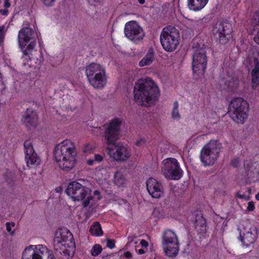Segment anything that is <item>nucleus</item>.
<instances>
[{"label": "nucleus", "mask_w": 259, "mask_h": 259, "mask_svg": "<svg viewBox=\"0 0 259 259\" xmlns=\"http://www.w3.org/2000/svg\"><path fill=\"white\" fill-rule=\"evenodd\" d=\"M102 250V247L99 244L95 245L91 249V254L93 256H97L99 255Z\"/></svg>", "instance_id": "7c9ffc66"}, {"label": "nucleus", "mask_w": 259, "mask_h": 259, "mask_svg": "<svg viewBox=\"0 0 259 259\" xmlns=\"http://www.w3.org/2000/svg\"><path fill=\"white\" fill-rule=\"evenodd\" d=\"M145 143V140L143 138H140L136 141V144L138 146H141Z\"/></svg>", "instance_id": "e433bc0d"}, {"label": "nucleus", "mask_w": 259, "mask_h": 259, "mask_svg": "<svg viewBox=\"0 0 259 259\" xmlns=\"http://www.w3.org/2000/svg\"><path fill=\"white\" fill-rule=\"evenodd\" d=\"M25 161L28 167L39 164L40 160L35 153L32 143L30 140L26 141L24 143Z\"/></svg>", "instance_id": "a211bd4d"}, {"label": "nucleus", "mask_w": 259, "mask_h": 259, "mask_svg": "<svg viewBox=\"0 0 259 259\" xmlns=\"http://www.w3.org/2000/svg\"><path fill=\"white\" fill-rule=\"evenodd\" d=\"M147 189L152 197L159 198L163 194L161 184L153 178H149L146 183Z\"/></svg>", "instance_id": "6ab92c4d"}, {"label": "nucleus", "mask_w": 259, "mask_h": 259, "mask_svg": "<svg viewBox=\"0 0 259 259\" xmlns=\"http://www.w3.org/2000/svg\"><path fill=\"white\" fill-rule=\"evenodd\" d=\"M231 24L226 22H219L214 26L212 33L214 38L221 44H227L231 37Z\"/></svg>", "instance_id": "f8f14e48"}, {"label": "nucleus", "mask_w": 259, "mask_h": 259, "mask_svg": "<svg viewBox=\"0 0 259 259\" xmlns=\"http://www.w3.org/2000/svg\"><path fill=\"white\" fill-rule=\"evenodd\" d=\"M66 192L74 201H81L87 197V199L82 202L84 207H87L90 203V200L93 199L91 190L76 181L68 184Z\"/></svg>", "instance_id": "39448f33"}, {"label": "nucleus", "mask_w": 259, "mask_h": 259, "mask_svg": "<svg viewBox=\"0 0 259 259\" xmlns=\"http://www.w3.org/2000/svg\"><path fill=\"white\" fill-rule=\"evenodd\" d=\"M222 144L218 140H211L201 150L200 160L205 166L212 165L219 157Z\"/></svg>", "instance_id": "20e7f679"}, {"label": "nucleus", "mask_w": 259, "mask_h": 259, "mask_svg": "<svg viewBox=\"0 0 259 259\" xmlns=\"http://www.w3.org/2000/svg\"><path fill=\"white\" fill-rule=\"evenodd\" d=\"M162 246L166 255L169 257L176 256L179 250L178 237L175 232L169 229L162 233Z\"/></svg>", "instance_id": "6e6552de"}, {"label": "nucleus", "mask_w": 259, "mask_h": 259, "mask_svg": "<svg viewBox=\"0 0 259 259\" xmlns=\"http://www.w3.org/2000/svg\"><path fill=\"white\" fill-rule=\"evenodd\" d=\"M195 228L200 233H204L206 231V221L202 216L196 215L195 222Z\"/></svg>", "instance_id": "b1692460"}, {"label": "nucleus", "mask_w": 259, "mask_h": 259, "mask_svg": "<svg viewBox=\"0 0 259 259\" xmlns=\"http://www.w3.org/2000/svg\"><path fill=\"white\" fill-rule=\"evenodd\" d=\"M95 162V160L94 159H88L87 161V163L88 165H92L93 164L94 162Z\"/></svg>", "instance_id": "09e8293b"}, {"label": "nucleus", "mask_w": 259, "mask_h": 259, "mask_svg": "<svg viewBox=\"0 0 259 259\" xmlns=\"http://www.w3.org/2000/svg\"><path fill=\"white\" fill-rule=\"evenodd\" d=\"M140 245L142 247V248L148 249V246L149 245V244L147 241L145 240L142 239L140 241Z\"/></svg>", "instance_id": "ea45409f"}, {"label": "nucleus", "mask_w": 259, "mask_h": 259, "mask_svg": "<svg viewBox=\"0 0 259 259\" xmlns=\"http://www.w3.org/2000/svg\"><path fill=\"white\" fill-rule=\"evenodd\" d=\"M237 196V197H238L239 198H243V199H245L246 200H249V198H250V197L249 196H245L243 194H239V193H238Z\"/></svg>", "instance_id": "37998d69"}, {"label": "nucleus", "mask_w": 259, "mask_h": 259, "mask_svg": "<svg viewBox=\"0 0 259 259\" xmlns=\"http://www.w3.org/2000/svg\"><path fill=\"white\" fill-rule=\"evenodd\" d=\"M124 254L126 258H130L132 257V254L129 251L125 252Z\"/></svg>", "instance_id": "de8ad7c7"}, {"label": "nucleus", "mask_w": 259, "mask_h": 259, "mask_svg": "<svg viewBox=\"0 0 259 259\" xmlns=\"http://www.w3.org/2000/svg\"><path fill=\"white\" fill-rule=\"evenodd\" d=\"M126 180L122 173L116 171L114 176V183L118 187H124L126 184Z\"/></svg>", "instance_id": "a878e982"}, {"label": "nucleus", "mask_w": 259, "mask_h": 259, "mask_svg": "<svg viewBox=\"0 0 259 259\" xmlns=\"http://www.w3.org/2000/svg\"><path fill=\"white\" fill-rule=\"evenodd\" d=\"M90 232L92 235L95 236H100L103 234L101 226L98 222L94 223L91 226Z\"/></svg>", "instance_id": "c85d7f7f"}, {"label": "nucleus", "mask_w": 259, "mask_h": 259, "mask_svg": "<svg viewBox=\"0 0 259 259\" xmlns=\"http://www.w3.org/2000/svg\"><path fill=\"white\" fill-rule=\"evenodd\" d=\"M89 3L93 5H96V4L100 2L101 0H88Z\"/></svg>", "instance_id": "c03bdc74"}, {"label": "nucleus", "mask_w": 259, "mask_h": 259, "mask_svg": "<svg viewBox=\"0 0 259 259\" xmlns=\"http://www.w3.org/2000/svg\"><path fill=\"white\" fill-rule=\"evenodd\" d=\"M124 34L130 40L137 41L142 40L144 36L143 29L136 21H131L126 23Z\"/></svg>", "instance_id": "f3484780"}, {"label": "nucleus", "mask_w": 259, "mask_h": 259, "mask_svg": "<svg viewBox=\"0 0 259 259\" xmlns=\"http://www.w3.org/2000/svg\"><path fill=\"white\" fill-rule=\"evenodd\" d=\"M174 109L172 110L171 114L172 116L174 118H178L180 117V115L178 111V102L177 101H176L174 103Z\"/></svg>", "instance_id": "2f4dec72"}, {"label": "nucleus", "mask_w": 259, "mask_h": 259, "mask_svg": "<svg viewBox=\"0 0 259 259\" xmlns=\"http://www.w3.org/2000/svg\"><path fill=\"white\" fill-rule=\"evenodd\" d=\"M161 171L167 179L178 180L182 176L183 170L175 158H169L162 161Z\"/></svg>", "instance_id": "9d476101"}, {"label": "nucleus", "mask_w": 259, "mask_h": 259, "mask_svg": "<svg viewBox=\"0 0 259 259\" xmlns=\"http://www.w3.org/2000/svg\"><path fill=\"white\" fill-rule=\"evenodd\" d=\"M246 226L243 223H240L238 230L239 231L241 241L244 246H249L253 244L256 240L257 234L255 227L250 228L246 230Z\"/></svg>", "instance_id": "dca6fc26"}, {"label": "nucleus", "mask_w": 259, "mask_h": 259, "mask_svg": "<svg viewBox=\"0 0 259 259\" xmlns=\"http://www.w3.org/2000/svg\"><path fill=\"white\" fill-rule=\"evenodd\" d=\"M255 198L256 200H259V192L255 195Z\"/></svg>", "instance_id": "5fc2aeb1"}, {"label": "nucleus", "mask_w": 259, "mask_h": 259, "mask_svg": "<svg viewBox=\"0 0 259 259\" xmlns=\"http://www.w3.org/2000/svg\"><path fill=\"white\" fill-rule=\"evenodd\" d=\"M138 1L141 4H143L145 3V0H138Z\"/></svg>", "instance_id": "864d4df0"}, {"label": "nucleus", "mask_w": 259, "mask_h": 259, "mask_svg": "<svg viewBox=\"0 0 259 259\" xmlns=\"http://www.w3.org/2000/svg\"><path fill=\"white\" fill-rule=\"evenodd\" d=\"M42 3L46 6H50L55 0H41Z\"/></svg>", "instance_id": "79ce46f5"}, {"label": "nucleus", "mask_w": 259, "mask_h": 259, "mask_svg": "<svg viewBox=\"0 0 259 259\" xmlns=\"http://www.w3.org/2000/svg\"><path fill=\"white\" fill-rule=\"evenodd\" d=\"M122 121L117 118L111 120L109 123L106 125H104L105 130H119L121 127Z\"/></svg>", "instance_id": "cd10ccee"}, {"label": "nucleus", "mask_w": 259, "mask_h": 259, "mask_svg": "<svg viewBox=\"0 0 259 259\" xmlns=\"http://www.w3.org/2000/svg\"><path fill=\"white\" fill-rule=\"evenodd\" d=\"M60 189H61V188L58 187V188H57L56 190L57 192H59V191L60 190Z\"/></svg>", "instance_id": "4d7b16f0"}, {"label": "nucleus", "mask_w": 259, "mask_h": 259, "mask_svg": "<svg viewBox=\"0 0 259 259\" xmlns=\"http://www.w3.org/2000/svg\"><path fill=\"white\" fill-rule=\"evenodd\" d=\"M38 120V116L36 112L31 108H27L25 115L23 116L22 121L26 127L28 128H35Z\"/></svg>", "instance_id": "aec40b11"}, {"label": "nucleus", "mask_w": 259, "mask_h": 259, "mask_svg": "<svg viewBox=\"0 0 259 259\" xmlns=\"http://www.w3.org/2000/svg\"><path fill=\"white\" fill-rule=\"evenodd\" d=\"M134 99L139 105L147 106L154 103L159 95L156 84L151 79H140L134 87Z\"/></svg>", "instance_id": "f257e3e1"}, {"label": "nucleus", "mask_w": 259, "mask_h": 259, "mask_svg": "<svg viewBox=\"0 0 259 259\" xmlns=\"http://www.w3.org/2000/svg\"><path fill=\"white\" fill-rule=\"evenodd\" d=\"M247 102L241 98H235L231 101L228 113L231 118L238 123H243L247 117Z\"/></svg>", "instance_id": "0eeeda50"}, {"label": "nucleus", "mask_w": 259, "mask_h": 259, "mask_svg": "<svg viewBox=\"0 0 259 259\" xmlns=\"http://www.w3.org/2000/svg\"><path fill=\"white\" fill-rule=\"evenodd\" d=\"M104 138L108 146H114L115 142L120 138V134L118 131H105Z\"/></svg>", "instance_id": "412c9836"}, {"label": "nucleus", "mask_w": 259, "mask_h": 259, "mask_svg": "<svg viewBox=\"0 0 259 259\" xmlns=\"http://www.w3.org/2000/svg\"><path fill=\"white\" fill-rule=\"evenodd\" d=\"M7 231L10 233V235H13L14 234V231L12 230V227H14L15 224L14 223L7 222L6 224Z\"/></svg>", "instance_id": "72a5a7b5"}, {"label": "nucleus", "mask_w": 259, "mask_h": 259, "mask_svg": "<svg viewBox=\"0 0 259 259\" xmlns=\"http://www.w3.org/2000/svg\"><path fill=\"white\" fill-rule=\"evenodd\" d=\"M85 73L90 84L95 89H102L106 84L105 70L99 64L92 63L87 66Z\"/></svg>", "instance_id": "7ed1b4c3"}, {"label": "nucleus", "mask_w": 259, "mask_h": 259, "mask_svg": "<svg viewBox=\"0 0 259 259\" xmlns=\"http://www.w3.org/2000/svg\"><path fill=\"white\" fill-rule=\"evenodd\" d=\"M208 0H188V6L190 10L197 11L202 9Z\"/></svg>", "instance_id": "5701e85b"}, {"label": "nucleus", "mask_w": 259, "mask_h": 259, "mask_svg": "<svg viewBox=\"0 0 259 259\" xmlns=\"http://www.w3.org/2000/svg\"><path fill=\"white\" fill-rule=\"evenodd\" d=\"M5 33L6 30L5 26H0V46L3 44Z\"/></svg>", "instance_id": "473e14b6"}, {"label": "nucleus", "mask_w": 259, "mask_h": 259, "mask_svg": "<svg viewBox=\"0 0 259 259\" xmlns=\"http://www.w3.org/2000/svg\"><path fill=\"white\" fill-rule=\"evenodd\" d=\"M77 154L75 146L70 140H65L57 145L54 151V156L59 167L65 171L74 167Z\"/></svg>", "instance_id": "f03ea898"}, {"label": "nucleus", "mask_w": 259, "mask_h": 259, "mask_svg": "<svg viewBox=\"0 0 259 259\" xmlns=\"http://www.w3.org/2000/svg\"><path fill=\"white\" fill-rule=\"evenodd\" d=\"M4 6L6 8H9L10 6V4L9 0H5Z\"/></svg>", "instance_id": "8fccbe9b"}, {"label": "nucleus", "mask_w": 259, "mask_h": 259, "mask_svg": "<svg viewBox=\"0 0 259 259\" xmlns=\"http://www.w3.org/2000/svg\"><path fill=\"white\" fill-rule=\"evenodd\" d=\"M49 253L50 254H49V255L47 256V259H55L53 252H50Z\"/></svg>", "instance_id": "49530a36"}, {"label": "nucleus", "mask_w": 259, "mask_h": 259, "mask_svg": "<svg viewBox=\"0 0 259 259\" xmlns=\"http://www.w3.org/2000/svg\"><path fill=\"white\" fill-rule=\"evenodd\" d=\"M254 209V204L253 201H249L248 203L247 210L252 211Z\"/></svg>", "instance_id": "4c0bfd02"}, {"label": "nucleus", "mask_w": 259, "mask_h": 259, "mask_svg": "<svg viewBox=\"0 0 259 259\" xmlns=\"http://www.w3.org/2000/svg\"><path fill=\"white\" fill-rule=\"evenodd\" d=\"M108 153L110 157L116 161H125L131 157V151L121 143L108 146Z\"/></svg>", "instance_id": "4468645a"}, {"label": "nucleus", "mask_w": 259, "mask_h": 259, "mask_svg": "<svg viewBox=\"0 0 259 259\" xmlns=\"http://www.w3.org/2000/svg\"><path fill=\"white\" fill-rule=\"evenodd\" d=\"M255 19H258L257 22H259V10L256 11L255 13V15L254 16Z\"/></svg>", "instance_id": "3c124183"}, {"label": "nucleus", "mask_w": 259, "mask_h": 259, "mask_svg": "<svg viewBox=\"0 0 259 259\" xmlns=\"http://www.w3.org/2000/svg\"><path fill=\"white\" fill-rule=\"evenodd\" d=\"M34 34V31L27 27L21 29L19 32V44L25 55H27L29 54V51H32L35 47V43L34 41H30L29 44L27 46V44L32 39V35Z\"/></svg>", "instance_id": "ddd939ff"}, {"label": "nucleus", "mask_w": 259, "mask_h": 259, "mask_svg": "<svg viewBox=\"0 0 259 259\" xmlns=\"http://www.w3.org/2000/svg\"><path fill=\"white\" fill-rule=\"evenodd\" d=\"M254 68L251 72L252 87L255 89L259 85V66L258 59H253Z\"/></svg>", "instance_id": "4be33fe9"}, {"label": "nucleus", "mask_w": 259, "mask_h": 259, "mask_svg": "<svg viewBox=\"0 0 259 259\" xmlns=\"http://www.w3.org/2000/svg\"><path fill=\"white\" fill-rule=\"evenodd\" d=\"M255 42L259 45V30L258 31L256 36L254 37Z\"/></svg>", "instance_id": "a18cd8bd"}, {"label": "nucleus", "mask_w": 259, "mask_h": 259, "mask_svg": "<svg viewBox=\"0 0 259 259\" xmlns=\"http://www.w3.org/2000/svg\"><path fill=\"white\" fill-rule=\"evenodd\" d=\"M73 236L71 232L66 228L59 229L56 231L54 245L56 250H62L65 253L66 249L63 248L70 247L72 244Z\"/></svg>", "instance_id": "9b49d317"}, {"label": "nucleus", "mask_w": 259, "mask_h": 259, "mask_svg": "<svg viewBox=\"0 0 259 259\" xmlns=\"http://www.w3.org/2000/svg\"><path fill=\"white\" fill-rule=\"evenodd\" d=\"M107 246L111 249L113 248L115 246L114 240L108 239L107 241Z\"/></svg>", "instance_id": "c9c22d12"}, {"label": "nucleus", "mask_w": 259, "mask_h": 259, "mask_svg": "<svg viewBox=\"0 0 259 259\" xmlns=\"http://www.w3.org/2000/svg\"><path fill=\"white\" fill-rule=\"evenodd\" d=\"M138 246H137L136 247V252L139 254H143L145 253H146L148 250V249H146V248H144L138 249Z\"/></svg>", "instance_id": "58836bf2"}, {"label": "nucleus", "mask_w": 259, "mask_h": 259, "mask_svg": "<svg viewBox=\"0 0 259 259\" xmlns=\"http://www.w3.org/2000/svg\"><path fill=\"white\" fill-rule=\"evenodd\" d=\"M95 149V146L91 143L84 144L82 148V151L84 154H89L92 152Z\"/></svg>", "instance_id": "c756f323"}, {"label": "nucleus", "mask_w": 259, "mask_h": 259, "mask_svg": "<svg viewBox=\"0 0 259 259\" xmlns=\"http://www.w3.org/2000/svg\"><path fill=\"white\" fill-rule=\"evenodd\" d=\"M7 12H8V11H7V10H6V11L4 12V14H6Z\"/></svg>", "instance_id": "13d9d810"}, {"label": "nucleus", "mask_w": 259, "mask_h": 259, "mask_svg": "<svg viewBox=\"0 0 259 259\" xmlns=\"http://www.w3.org/2000/svg\"><path fill=\"white\" fill-rule=\"evenodd\" d=\"M251 59L250 58H247V59H246V61H247V62H250L251 61Z\"/></svg>", "instance_id": "6e6d98bb"}, {"label": "nucleus", "mask_w": 259, "mask_h": 259, "mask_svg": "<svg viewBox=\"0 0 259 259\" xmlns=\"http://www.w3.org/2000/svg\"><path fill=\"white\" fill-rule=\"evenodd\" d=\"M239 80L236 77H229L226 79L225 84L228 91H234L239 86Z\"/></svg>", "instance_id": "393cba45"}, {"label": "nucleus", "mask_w": 259, "mask_h": 259, "mask_svg": "<svg viewBox=\"0 0 259 259\" xmlns=\"http://www.w3.org/2000/svg\"><path fill=\"white\" fill-rule=\"evenodd\" d=\"M192 50L193 51L192 69L194 72L201 71L204 72L207 63L206 53L209 48L200 41H194Z\"/></svg>", "instance_id": "423d86ee"}, {"label": "nucleus", "mask_w": 259, "mask_h": 259, "mask_svg": "<svg viewBox=\"0 0 259 259\" xmlns=\"http://www.w3.org/2000/svg\"><path fill=\"white\" fill-rule=\"evenodd\" d=\"M179 33L175 27L168 26L163 28L160 35V42L166 51L172 52L179 44Z\"/></svg>", "instance_id": "1a4fd4ad"}, {"label": "nucleus", "mask_w": 259, "mask_h": 259, "mask_svg": "<svg viewBox=\"0 0 259 259\" xmlns=\"http://www.w3.org/2000/svg\"><path fill=\"white\" fill-rule=\"evenodd\" d=\"M239 163L240 161L238 158H234L231 161V165L234 167H238L239 165Z\"/></svg>", "instance_id": "f704fd0d"}, {"label": "nucleus", "mask_w": 259, "mask_h": 259, "mask_svg": "<svg viewBox=\"0 0 259 259\" xmlns=\"http://www.w3.org/2000/svg\"><path fill=\"white\" fill-rule=\"evenodd\" d=\"M94 157L95 158L94 159L95 161L100 162L103 160V156L101 155L98 154H95Z\"/></svg>", "instance_id": "a19ab883"}, {"label": "nucleus", "mask_w": 259, "mask_h": 259, "mask_svg": "<svg viewBox=\"0 0 259 259\" xmlns=\"http://www.w3.org/2000/svg\"><path fill=\"white\" fill-rule=\"evenodd\" d=\"M154 59V53L150 50L143 59L140 62L139 65L141 67L149 65Z\"/></svg>", "instance_id": "bb28decb"}, {"label": "nucleus", "mask_w": 259, "mask_h": 259, "mask_svg": "<svg viewBox=\"0 0 259 259\" xmlns=\"http://www.w3.org/2000/svg\"><path fill=\"white\" fill-rule=\"evenodd\" d=\"M100 194V192L98 190H96L94 192V195H99Z\"/></svg>", "instance_id": "603ef678"}, {"label": "nucleus", "mask_w": 259, "mask_h": 259, "mask_svg": "<svg viewBox=\"0 0 259 259\" xmlns=\"http://www.w3.org/2000/svg\"><path fill=\"white\" fill-rule=\"evenodd\" d=\"M50 252L52 251L42 245H32L24 250L22 259H42L48 256Z\"/></svg>", "instance_id": "2eb2a0df"}]
</instances>
